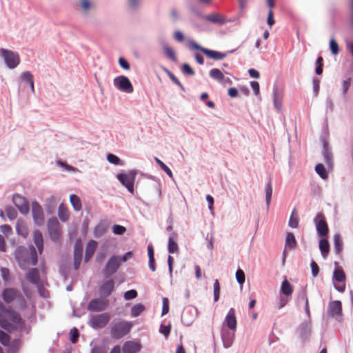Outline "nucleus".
I'll return each mask as SVG.
<instances>
[{
	"label": "nucleus",
	"instance_id": "f257e3e1",
	"mask_svg": "<svg viewBox=\"0 0 353 353\" xmlns=\"http://www.w3.org/2000/svg\"><path fill=\"white\" fill-rule=\"evenodd\" d=\"M187 46L190 50L200 51L208 59H211L215 61L222 60L226 57V54H225V52L204 48L193 39L188 40Z\"/></svg>",
	"mask_w": 353,
	"mask_h": 353
},
{
	"label": "nucleus",
	"instance_id": "f03ea898",
	"mask_svg": "<svg viewBox=\"0 0 353 353\" xmlns=\"http://www.w3.org/2000/svg\"><path fill=\"white\" fill-rule=\"evenodd\" d=\"M138 170L133 169L129 170L128 173L125 172H119L117 174V180L128 190V191L134 194V182Z\"/></svg>",
	"mask_w": 353,
	"mask_h": 353
},
{
	"label": "nucleus",
	"instance_id": "7ed1b4c3",
	"mask_svg": "<svg viewBox=\"0 0 353 353\" xmlns=\"http://www.w3.org/2000/svg\"><path fill=\"white\" fill-rule=\"evenodd\" d=\"M133 325L130 321H121L110 328V335L114 339H120L129 334Z\"/></svg>",
	"mask_w": 353,
	"mask_h": 353
},
{
	"label": "nucleus",
	"instance_id": "20e7f679",
	"mask_svg": "<svg viewBox=\"0 0 353 353\" xmlns=\"http://www.w3.org/2000/svg\"><path fill=\"white\" fill-rule=\"evenodd\" d=\"M0 57L9 69L16 68L20 63V57L17 52L6 48H0Z\"/></svg>",
	"mask_w": 353,
	"mask_h": 353
},
{
	"label": "nucleus",
	"instance_id": "39448f33",
	"mask_svg": "<svg viewBox=\"0 0 353 353\" xmlns=\"http://www.w3.org/2000/svg\"><path fill=\"white\" fill-rule=\"evenodd\" d=\"M314 223L315 224L318 236H327L329 233V227L324 214L322 212L317 213L314 219Z\"/></svg>",
	"mask_w": 353,
	"mask_h": 353
},
{
	"label": "nucleus",
	"instance_id": "423d86ee",
	"mask_svg": "<svg viewBox=\"0 0 353 353\" xmlns=\"http://www.w3.org/2000/svg\"><path fill=\"white\" fill-rule=\"evenodd\" d=\"M110 320V315L107 313L91 315L89 321V325L94 330H99L105 327Z\"/></svg>",
	"mask_w": 353,
	"mask_h": 353
},
{
	"label": "nucleus",
	"instance_id": "0eeeda50",
	"mask_svg": "<svg viewBox=\"0 0 353 353\" xmlns=\"http://www.w3.org/2000/svg\"><path fill=\"white\" fill-rule=\"evenodd\" d=\"M114 87L125 93L130 94L134 91V87L129 78L124 75H119L113 80Z\"/></svg>",
	"mask_w": 353,
	"mask_h": 353
},
{
	"label": "nucleus",
	"instance_id": "6e6552de",
	"mask_svg": "<svg viewBox=\"0 0 353 353\" xmlns=\"http://www.w3.org/2000/svg\"><path fill=\"white\" fill-rule=\"evenodd\" d=\"M121 264L117 259V255L111 256L102 270L103 277L105 279L111 278L117 272Z\"/></svg>",
	"mask_w": 353,
	"mask_h": 353
},
{
	"label": "nucleus",
	"instance_id": "1a4fd4ad",
	"mask_svg": "<svg viewBox=\"0 0 353 353\" xmlns=\"http://www.w3.org/2000/svg\"><path fill=\"white\" fill-rule=\"evenodd\" d=\"M32 215L34 223L41 227L45 223V215L42 206L36 200L32 201Z\"/></svg>",
	"mask_w": 353,
	"mask_h": 353
},
{
	"label": "nucleus",
	"instance_id": "9d476101",
	"mask_svg": "<svg viewBox=\"0 0 353 353\" xmlns=\"http://www.w3.org/2000/svg\"><path fill=\"white\" fill-rule=\"evenodd\" d=\"M47 226L50 239L54 242L58 241L61 237V232L59 228L60 223L57 217L50 218L48 221Z\"/></svg>",
	"mask_w": 353,
	"mask_h": 353
},
{
	"label": "nucleus",
	"instance_id": "9b49d317",
	"mask_svg": "<svg viewBox=\"0 0 353 353\" xmlns=\"http://www.w3.org/2000/svg\"><path fill=\"white\" fill-rule=\"evenodd\" d=\"M12 201L22 215H27L30 211V203L28 199L18 193H14Z\"/></svg>",
	"mask_w": 353,
	"mask_h": 353
},
{
	"label": "nucleus",
	"instance_id": "f8f14e48",
	"mask_svg": "<svg viewBox=\"0 0 353 353\" xmlns=\"http://www.w3.org/2000/svg\"><path fill=\"white\" fill-rule=\"evenodd\" d=\"M2 298L6 303H11L17 298L22 302L23 305H26V302L21 294L17 290L13 288H6L2 291Z\"/></svg>",
	"mask_w": 353,
	"mask_h": 353
},
{
	"label": "nucleus",
	"instance_id": "ddd939ff",
	"mask_svg": "<svg viewBox=\"0 0 353 353\" xmlns=\"http://www.w3.org/2000/svg\"><path fill=\"white\" fill-rule=\"evenodd\" d=\"M14 257L21 268L25 269L30 263L29 252L23 245H19L14 252Z\"/></svg>",
	"mask_w": 353,
	"mask_h": 353
},
{
	"label": "nucleus",
	"instance_id": "4468645a",
	"mask_svg": "<svg viewBox=\"0 0 353 353\" xmlns=\"http://www.w3.org/2000/svg\"><path fill=\"white\" fill-rule=\"evenodd\" d=\"M299 339L302 343H305L310 339L312 334V323L310 321H303L300 323L296 330Z\"/></svg>",
	"mask_w": 353,
	"mask_h": 353
},
{
	"label": "nucleus",
	"instance_id": "2eb2a0df",
	"mask_svg": "<svg viewBox=\"0 0 353 353\" xmlns=\"http://www.w3.org/2000/svg\"><path fill=\"white\" fill-rule=\"evenodd\" d=\"M109 305V301L104 298L92 299L88 303L87 309L92 312H101L104 311Z\"/></svg>",
	"mask_w": 353,
	"mask_h": 353
},
{
	"label": "nucleus",
	"instance_id": "dca6fc26",
	"mask_svg": "<svg viewBox=\"0 0 353 353\" xmlns=\"http://www.w3.org/2000/svg\"><path fill=\"white\" fill-rule=\"evenodd\" d=\"M26 279L29 282L37 285L40 295L45 297L41 293V290H43L44 288L41 283L39 269L37 268H31L26 274Z\"/></svg>",
	"mask_w": 353,
	"mask_h": 353
},
{
	"label": "nucleus",
	"instance_id": "f3484780",
	"mask_svg": "<svg viewBox=\"0 0 353 353\" xmlns=\"http://www.w3.org/2000/svg\"><path fill=\"white\" fill-rule=\"evenodd\" d=\"M197 314L195 307L188 306L185 307L181 316V321L185 326H190L194 321Z\"/></svg>",
	"mask_w": 353,
	"mask_h": 353
},
{
	"label": "nucleus",
	"instance_id": "a211bd4d",
	"mask_svg": "<svg viewBox=\"0 0 353 353\" xmlns=\"http://www.w3.org/2000/svg\"><path fill=\"white\" fill-rule=\"evenodd\" d=\"M321 140L323 145L322 155L324 157L328 168L332 170L334 166V157L332 152V148L330 145L328 141L325 138L321 137Z\"/></svg>",
	"mask_w": 353,
	"mask_h": 353
},
{
	"label": "nucleus",
	"instance_id": "6ab92c4d",
	"mask_svg": "<svg viewBox=\"0 0 353 353\" xmlns=\"http://www.w3.org/2000/svg\"><path fill=\"white\" fill-rule=\"evenodd\" d=\"M115 282L112 278L107 279L99 288L101 297L106 299L110 296L114 290Z\"/></svg>",
	"mask_w": 353,
	"mask_h": 353
},
{
	"label": "nucleus",
	"instance_id": "aec40b11",
	"mask_svg": "<svg viewBox=\"0 0 353 353\" xmlns=\"http://www.w3.org/2000/svg\"><path fill=\"white\" fill-rule=\"evenodd\" d=\"M236 330H229L228 328L221 327V336L223 342V345L225 348L230 347L234 342L235 337Z\"/></svg>",
	"mask_w": 353,
	"mask_h": 353
},
{
	"label": "nucleus",
	"instance_id": "412c9836",
	"mask_svg": "<svg viewBox=\"0 0 353 353\" xmlns=\"http://www.w3.org/2000/svg\"><path fill=\"white\" fill-rule=\"evenodd\" d=\"M327 316L331 318L342 317V303L339 300L332 301L328 304Z\"/></svg>",
	"mask_w": 353,
	"mask_h": 353
},
{
	"label": "nucleus",
	"instance_id": "4be33fe9",
	"mask_svg": "<svg viewBox=\"0 0 353 353\" xmlns=\"http://www.w3.org/2000/svg\"><path fill=\"white\" fill-rule=\"evenodd\" d=\"M73 255V267L75 270H78L80 268L83 256V245L79 239L77 240L74 243Z\"/></svg>",
	"mask_w": 353,
	"mask_h": 353
},
{
	"label": "nucleus",
	"instance_id": "5701e85b",
	"mask_svg": "<svg viewBox=\"0 0 353 353\" xmlns=\"http://www.w3.org/2000/svg\"><path fill=\"white\" fill-rule=\"evenodd\" d=\"M222 326L228 328L229 330H236L237 321L235 314V310L230 308L226 314L225 319L223 322Z\"/></svg>",
	"mask_w": 353,
	"mask_h": 353
},
{
	"label": "nucleus",
	"instance_id": "b1692460",
	"mask_svg": "<svg viewBox=\"0 0 353 353\" xmlns=\"http://www.w3.org/2000/svg\"><path fill=\"white\" fill-rule=\"evenodd\" d=\"M203 19L219 26L224 25L227 22L225 17L218 12H212L209 14L204 15Z\"/></svg>",
	"mask_w": 353,
	"mask_h": 353
},
{
	"label": "nucleus",
	"instance_id": "393cba45",
	"mask_svg": "<svg viewBox=\"0 0 353 353\" xmlns=\"http://www.w3.org/2000/svg\"><path fill=\"white\" fill-rule=\"evenodd\" d=\"M142 345L134 341H125L122 347L123 353H137L141 351Z\"/></svg>",
	"mask_w": 353,
	"mask_h": 353
},
{
	"label": "nucleus",
	"instance_id": "a878e982",
	"mask_svg": "<svg viewBox=\"0 0 353 353\" xmlns=\"http://www.w3.org/2000/svg\"><path fill=\"white\" fill-rule=\"evenodd\" d=\"M110 226V223L107 219L101 220L95 226L93 234L96 239H99L106 233Z\"/></svg>",
	"mask_w": 353,
	"mask_h": 353
},
{
	"label": "nucleus",
	"instance_id": "bb28decb",
	"mask_svg": "<svg viewBox=\"0 0 353 353\" xmlns=\"http://www.w3.org/2000/svg\"><path fill=\"white\" fill-rule=\"evenodd\" d=\"M334 270L332 274L333 282L345 283L346 279L345 273L339 262H334Z\"/></svg>",
	"mask_w": 353,
	"mask_h": 353
},
{
	"label": "nucleus",
	"instance_id": "cd10ccee",
	"mask_svg": "<svg viewBox=\"0 0 353 353\" xmlns=\"http://www.w3.org/2000/svg\"><path fill=\"white\" fill-rule=\"evenodd\" d=\"M294 291L293 285L287 279L286 276H284L283 281L281 282L279 294L280 295L285 296L286 297H291Z\"/></svg>",
	"mask_w": 353,
	"mask_h": 353
},
{
	"label": "nucleus",
	"instance_id": "c85d7f7f",
	"mask_svg": "<svg viewBox=\"0 0 353 353\" xmlns=\"http://www.w3.org/2000/svg\"><path fill=\"white\" fill-rule=\"evenodd\" d=\"M178 234L175 232H171L168 237V251L170 254H174L179 251V245L176 242Z\"/></svg>",
	"mask_w": 353,
	"mask_h": 353
},
{
	"label": "nucleus",
	"instance_id": "c756f323",
	"mask_svg": "<svg viewBox=\"0 0 353 353\" xmlns=\"http://www.w3.org/2000/svg\"><path fill=\"white\" fill-rule=\"evenodd\" d=\"M319 247L321 253V256L324 259L327 258L330 250V245L327 238L325 237H319Z\"/></svg>",
	"mask_w": 353,
	"mask_h": 353
},
{
	"label": "nucleus",
	"instance_id": "7c9ffc66",
	"mask_svg": "<svg viewBox=\"0 0 353 353\" xmlns=\"http://www.w3.org/2000/svg\"><path fill=\"white\" fill-rule=\"evenodd\" d=\"M98 243L94 240H90L87 243L85 248V254L84 256V261L88 262L94 255V253L97 248Z\"/></svg>",
	"mask_w": 353,
	"mask_h": 353
},
{
	"label": "nucleus",
	"instance_id": "2f4dec72",
	"mask_svg": "<svg viewBox=\"0 0 353 353\" xmlns=\"http://www.w3.org/2000/svg\"><path fill=\"white\" fill-rule=\"evenodd\" d=\"M16 232L18 235L21 236L24 239L27 238L28 235V230L25 221L19 219L16 222Z\"/></svg>",
	"mask_w": 353,
	"mask_h": 353
},
{
	"label": "nucleus",
	"instance_id": "473e14b6",
	"mask_svg": "<svg viewBox=\"0 0 353 353\" xmlns=\"http://www.w3.org/2000/svg\"><path fill=\"white\" fill-rule=\"evenodd\" d=\"M20 78L23 82H25L28 85L30 86L32 92L34 91V77L30 71H25L21 72Z\"/></svg>",
	"mask_w": 353,
	"mask_h": 353
},
{
	"label": "nucleus",
	"instance_id": "72a5a7b5",
	"mask_svg": "<svg viewBox=\"0 0 353 353\" xmlns=\"http://www.w3.org/2000/svg\"><path fill=\"white\" fill-rule=\"evenodd\" d=\"M297 245L294 234L291 232H288L285 236V248L288 250H293Z\"/></svg>",
	"mask_w": 353,
	"mask_h": 353
},
{
	"label": "nucleus",
	"instance_id": "f704fd0d",
	"mask_svg": "<svg viewBox=\"0 0 353 353\" xmlns=\"http://www.w3.org/2000/svg\"><path fill=\"white\" fill-rule=\"evenodd\" d=\"M343 249V242L341 235L336 233L334 235V250L336 254H339Z\"/></svg>",
	"mask_w": 353,
	"mask_h": 353
},
{
	"label": "nucleus",
	"instance_id": "c9c22d12",
	"mask_svg": "<svg viewBox=\"0 0 353 353\" xmlns=\"http://www.w3.org/2000/svg\"><path fill=\"white\" fill-rule=\"evenodd\" d=\"M273 101L274 108L277 110H280L282 107V95L279 93L278 89L276 86L273 88Z\"/></svg>",
	"mask_w": 353,
	"mask_h": 353
},
{
	"label": "nucleus",
	"instance_id": "e433bc0d",
	"mask_svg": "<svg viewBox=\"0 0 353 353\" xmlns=\"http://www.w3.org/2000/svg\"><path fill=\"white\" fill-rule=\"evenodd\" d=\"M272 196V178L269 177L268 179V183L265 185V204H266L268 209L270 207Z\"/></svg>",
	"mask_w": 353,
	"mask_h": 353
},
{
	"label": "nucleus",
	"instance_id": "4c0bfd02",
	"mask_svg": "<svg viewBox=\"0 0 353 353\" xmlns=\"http://www.w3.org/2000/svg\"><path fill=\"white\" fill-rule=\"evenodd\" d=\"M58 216L62 222H66L69 219V212L63 203H61L58 208Z\"/></svg>",
	"mask_w": 353,
	"mask_h": 353
},
{
	"label": "nucleus",
	"instance_id": "58836bf2",
	"mask_svg": "<svg viewBox=\"0 0 353 353\" xmlns=\"http://www.w3.org/2000/svg\"><path fill=\"white\" fill-rule=\"evenodd\" d=\"M70 201L74 211H80L82 208V203L79 196L74 194L70 195Z\"/></svg>",
	"mask_w": 353,
	"mask_h": 353
},
{
	"label": "nucleus",
	"instance_id": "ea45409f",
	"mask_svg": "<svg viewBox=\"0 0 353 353\" xmlns=\"http://www.w3.org/2000/svg\"><path fill=\"white\" fill-rule=\"evenodd\" d=\"M314 170L322 179L326 180L328 179V172L323 163H317L314 167Z\"/></svg>",
	"mask_w": 353,
	"mask_h": 353
},
{
	"label": "nucleus",
	"instance_id": "a19ab883",
	"mask_svg": "<svg viewBox=\"0 0 353 353\" xmlns=\"http://www.w3.org/2000/svg\"><path fill=\"white\" fill-rule=\"evenodd\" d=\"M106 159L110 163L113 164L114 165L123 166L125 165V162L123 160H122L118 156L112 153H107Z\"/></svg>",
	"mask_w": 353,
	"mask_h": 353
},
{
	"label": "nucleus",
	"instance_id": "79ce46f5",
	"mask_svg": "<svg viewBox=\"0 0 353 353\" xmlns=\"http://www.w3.org/2000/svg\"><path fill=\"white\" fill-rule=\"evenodd\" d=\"M163 50L165 55L168 59L173 62H176L177 61L175 51L171 47L165 43L163 45Z\"/></svg>",
	"mask_w": 353,
	"mask_h": 353
},
{
	"label": "nucleus",
	"instance_id": "37998d69",
	"mask_svg": "<svg viewBox=\"0 0 353 353\" xmlns=\"http://www.w3.org/2000/svg\"><path fill=\"white\" fill-rule=\"evenodd\" d=\"M145 310V305L139 303L134 305L131 308L130 314L132 317H137L139 316L144 310Z\"/></svg>",
	"mask_w": 353,
	"mask_h": 353
},
{
	"label": "nucleus",
	"instance_id": "c03bdc74",
	"mask_svg": "<svg viewBox=\"0 0 353 353\" xmlns=\"http://www.w3.org/2000/svg\"><path fill=\"white\" fill-rule=\"evenodd\" d=\"M56 202L55 198L54 196H51L50 197L46 199V207L47 213L51 214L54 212L55 208Z\"/></svg>",
	"mask_w": 353,
	"mask_h": 353
},
{
	"label": "nucleus",
	"instance_id": "a18cd8bd",
	"mask_svg": "<svg viewBox=\"0 0 353 353\" xmlns=\"http://www.w3.org/2000/svg\"><path fill=\"white\" fill-rule=\"evenodd\" d=\"M299 219L296 214V210L294 208L289 219L288 225L292 228H297L299 226Z\"/></svg>",
	"mask_w": 353,
	"mask_h": 353
},
{
	"label": "nucleus",
	"instance_id": "49530a36",
	"mask_svg": "<svg viewBox=\"0 0 353 353\" xmlns=\"http://www.w3.org/2000/svg\"><path fill=\"white\" fill-rule=\"evenodd\" d=\"M209 75L211 78L218 81L219 82H221V79H224L223 74L221 70L218 68L211 69L209 72Z\"/></svg>",
	"mask_w": 353,
	"mask_h": 353
},
{
	"label": "nucleus",
	"instance_id": "de8ad7c7",
	"mask_svg": "<svg viewBox=\"0 0 353 353\" xmlns=\"http://www.w3.org/2000/svg\"><path fill=\"white\" fill-rule=\"evenodd\" d=\"M156 163L163 170L170 178H173V174L170 168L158 157H154Z\"/></svg>",
	"mask_w": 353,
	"mask_h": 353
},
{
	"label": "nucleus",
	"instance_id": "09e8293b",
	"mask_svg": "<svg viewBox=\"0 0 353 353\" xmlns=\"http://www.w3.org/2000/svg\"><path fill=\"white\" fill-rule=\"evenodd\" d=\"M296 301L299 303L302 301H304L305 304H306V303H308V298L306 292V285L305 287H302L301 290L297 293Z\"/></svg>",
	"mask_w": 353,
	"mask_h": 353
},
{
	"label": "nucleus",
	"instance_id": "8fccbe9b",
	"mask_svg": "<svg viewBox=\"0 0 353 353\" xmlns=\"http://www.w3.org/2000/svg\"><path fill=\"white\" fill-rule=\"evenodd\" d=\"M181 70L185 76H194L195 74L194 69L188 63H184L181 65Z\"/></svg>",
	"mask_w": 353,
	"mask_h": 353
},
{
	"label": "nucleus",
	"instance_id": "3c124183",
	"mask_svg": "<svg viewBox=\"0 0 353 353\" xmlns=\"http://www.w3.org/2000/svg\"><path fill=\"white\" fill-rule=\"evenodd\" d=\"M315 74L321 75L323 72V59L321 56H319L315 62Z\"/></svg>",
	"mask_w": 353,
	"mask_h": 353
},
{
	"label": "nucleus",
	"instance_id": "603ef678",
	"mask_svg": "<svg viewBox=\"0 0 353 353\" xmlns=\"http://www.w3.org/2000/svg\"><path fill=\"white\" fill-rule=\"evenodd\" d=\"M235 276L237 283L239 284L241 288H242L245 281V275L244 271L240 268H239L236 271Z\"/></svg>",
	"mask_w": 353,
	"mask_h": 353
},
{
	"label": "nucleus",
	"instance_id": "864d4df0",
	"mask_svg": "<svg viewBox=\"0 0 353 353\" xmlns=\"http://www.w3.org/2000/svg\"><path fill=\"white\" fill-rule=\"evenodd\" d=\"M0 326L10 333L16 330V327L10 323L6 319H0Z\"/></svg>",
	"mask_w": 353,
	"mask_h": 353
},
{
	"label": "nucleus",
	"instance_id": "5fc2aeb1",
	"mask_svg": "<svg viewBox=\"0 0 353 353\" xmlns=\"http://www.w3.org/2000/svg\"><path fill=\"white\" fill-rule=\"evenodd\" d=\"M79 334V331L76 327H73L72 329H70L69 332V338L72 343H76L78 341Z\"/></svg>",
	"mask_w": 353,
	"mask_h": 353
},
{
	"label": "nucleus",
	"instance_id": "6e6d98bb",
	"mask_svg": "<svg viewBox=\"0 0 353 353\" xmlns=\"http://www.w3.org/2000/svg\"><path fill=\"white\" fill-rule=\"evenodd\" d=\"M8 218L12 221L17 217V212L15 208L11 205H6L5 208Z\"/></svg>",
	"mask_w": 353,
	"mask_h": 353
},
{
	"label": "nucleus",
	"instance_id": "4d7b16f0",
	"mask_svg": "<svg viewBox=\"0 0 353 353\" xmlns=\"http://www.w3.org/2000/svg\"><path fill=\"white\" fill-rule=\"evenodd\" d=\"M329 48H330L331 53L333 55H337L339 53V50H340L339 46L338 43L335 40V39L332 38L330 40Z\"/></svg>",
	"mask_w": 353,
	"mask_h": 353
},
{
	"label": "nucleus",
	"instance_id": "13d9d810",
	"mask_svg": "<svg viewBox=\"0 0 353 353\" xmlns=\"http://www.w3.org/2000/svg\"><path fill=\"white\" fill-rule=\"evenodd\" d=\"M11 338L8 334L4 331L0 330V343L5 347H8L10 344Z\"/></svg>",
	"mask_w": 353,
	"mask_h": 353
},
{
	"label": "nucleus",
	"instance_id": "bf43d9fd",
	"mask_svg": "<svg viewBox=\"0 0 353 353\" xmlns=\"http://www.w3.org/2000/svg\"><path fill=\"white\" fill-rule=\"evenodd\" d=\"M221 286L218 279H216L213 285L214 301L216 302L220 298Z\"/></svg>",
	"mask_w": 353,
	"mask_h": 353
},
{
	"label": "nucleus",
	"instance_id": "052dcab7",
	"mask_svg": "<svg viewBox=\"0 0 353 353\" xmlns=\"http://www.w3.org/2000/svg\"><path fill=\"white\" fill-rule=\"evenodd\" d=\"M188 9L197 17L203 19L204 15L202 14L198 6L194 3H190L188 6Z\"/></svg>",
	"mask_w": 353,
	"mask_h": 353
},
{
	"label": "nucleus",
	"instance_id": "680f3d73",
	"mask_svg": "<svg viewBox=\"0 0 353 353\" xmlns=\"http://www.w3.org/2000/svg\"><path fill=\"white\" fill-rule=\"evenodd\" d=\"M137 296V291L134 289H131L124 292L123 299L126 301H130L136 299Z\"/></svg>",
	"mask_w": 353,
	"mask_h": 353
},
{
	"label": "nucleus",
	"instance_id": "e2e57ef3",
	"mask_svg": "<svg viewBox=\"0 0 353 353\" xmlns=\"http://www.w3.org/2000/svg\"><path fill=\"white\" fill-rule=\"evenodd\" d=\"M172 325L170 323L168 325L161 324L159 327V332L162 334L165 338H168L170 334Z\"/></svg>",
	"mask_w": 353,
	"mask_h": 353
},
{
	"label": "nucleus",
	"instance_id": "0e129e2a",
	"mask_svg": "<svg viewBox=\"0 0 353 353\" xmlns=\"http://www.w3.org/2000/svg\"><path fill=\"white\" fill-rule=\"evenodd\" d=\"M112 232L117 235H123L126 232V228L119 224H114L112 227Z\"/></svg>",
	"mask_w": 353,
	"mask_h": 353
},
{
	"label": "nucleus",
	"instance_id": "69168bd1",
	"mask_svg": "<svg viewBox=\"0 0 353 353\" xmlns=\"http://www.w3.org/2000/svg\"><path fill=\"white\" fill-rule=\"evenodd\" d=\"M8 316H9L11 321L14 324H18L22 320V318H21L20 314L14 310H11V312Z\"/></svg>",
	"mask_w": 353,
	"mask_h": 353
},
{
	"label": "nucleus",
	"instance_id": "338daca9",
	"mask_svg": "<svg viewBox=\"0 0 353 353\" xmlns=\"http://www.w3.org/2000/svg\"><path fill=\"white\" fill-rule=\"evenodd\" d=\"M33 241L35 245L43 243L42 233L39 230H35L33 232Z\"/></svg>",
	"mask_w": 353,
	"mask_h": 353
},
{
	"label": "nucleus",
	"instance_id": "774afa93",
	"mask_svg": "<svg viewBox=\"0 0 353 353\" xmlns=\"http://www.w3.org/2000/svg\"><path fill=\"white\" fill-rule=\"evenodd\" d=\"M170 310V301L167 297H163L162 299V310L161 316H164L169 312Z\"/></svg>",
	"mask_w": 353,
	"mask_h": 353
}]
</instances>
